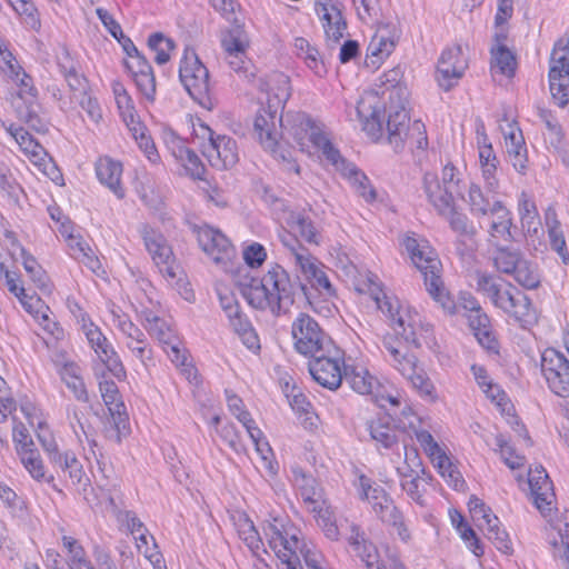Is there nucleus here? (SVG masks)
<instances>
[{
  "instance_id": "obj_11",
  "label": "nucleus",
  "mask_w": 569,
  "mask_h": 569,
  "mask_svg": "<svg viewBox=\"0 0 569 569\" xmlns=\"http://www.w3.org/2000/svg\"><path fill=\"white\" fill-rule=\"evenodd\" d=\"M139 233L143 239L147 251L150 253L156 266L160 269V272L167 274L169 278H176L173 252L164 236L148 223H142L139 227Z\"/></svg>"
},
{
  "instance_id": "obj_23",
  "label": "nucleus",
  "mask_w": 569,
  "mask_h": 569,
  "mask_svg": "<svg viewBox=\"0 0 569 569\" xmlns=\"http://www.w3.org/2000/svg\"><path fill=\"white\" fill-rule=\"evenodd\" d=\"M96 173L99 181L107 186L119 199L124 197L123 188L120 183L122 166L111 158H100L96 163Z\"/></svg>"
},
{
  "instance_id": "obj_22",
  "label": "nucleus",
  "mask_w": 569,
  "mask_h": 569,
  "mask_svg": "<svg viewBox=\"0 0 569 569\" xmlns=\"http://www.w3.org/2000/svg\"><path fill=\"white\" fill-rule=\"evenodd\" d=\"M306 542L299 539L296 529L289 530L280 542L279 550H274L277 557L287 565L288 569H302L300 556L307 549Z\"/></svg>"
},
{
  "instance_id": "obj_5",
  "label": "nucleus",
  "mask_w": 569,
  "mask_h": 569,
  "mask_svg": "<svg viewBox=\"0 0 569 569\" xmlns=\"http://www.w3.org/2000/svg\"><path fill=\"white\" fill-rule=\"evenodd\" d=\"M292 338L296 350L305 356H315L320 352L337 355V346L332 339L320 328L319 323L309 315L300 313L292 322Z\"/></svg>"
},
{
  "instance_id": "obj_40",
  "label": "nucleus",
  "mask_w": 569,
  "mask_h": 569,
  "mask_svg": "<svg viewBox=\"0 0 569 569\" xmlns=\"http://www.w3.org/2000/svg\"><path fill=\"white\" fill-rule=\"evenodd\" d=\"M393 330L395 333L408 346L421 348V341L417 331V320L411 316H408L407 318L405 316H399Z\"/></svg>"
},
{
  "instance_id": "obj_55",
  "label": "nucleus",
  "mask_w": 569,
  "mask_h": 569,
  "mask_svg": "<svg viewBox=\"0 0 569 569\" xmlns=\"http://www.w3.org/2000/svg\"><path fill=\"white\" fill-rule=\"evenodd\" d=\"M453 247L459 259L462 262L470 263L475 259L478 248L477 237H457Z\"/></svg>"
},
{
  "instance_id": "obj_47",
  "label": "nucleus",
  "mask_w": 569,
  "mask_h": 569,
  "mask_svg": "<svg viewBox=\"0 0 569 569\" xmlns=\"http://www.w3.org/2000/svg\"><path fill=\"white\" fill-rule=\"evenodd\" d=\"M468 204L471 214L483 217L489 213V199L485 197L480 186L471 183L468 191Z\"/></svg>"
},
{
  "instance_id": "obj_25",
  "label": "nucleus",
  "mask_w": 569,
  "mask_h": 569,
  "mask_svg": "<svg viewBox=\"0 0 569 569\" xmlns=\"http://www.w3.org/2000/svg\"><path fill=\"white\" fill-rule=\"evenodd\" d=\"M342 381L360 395H372L375 389L380 387L377 378L362 367L348 368L345 366Z\"/></svg>"
},
{
  "instance_id": "obj_53",
  "label": "nucleus",
  "mask_w": 569,
  "mask_h": 569,
  "mask_svg": "<svg viewBox=\"0 0 569 569\" xmlns=\"http://www.w3.org/2000/svg\"><path fill=\"white\" fill-rule=\"evenodd\" d=\"M63 546L68 549L70 553V565L73 566H82L87 569H93L91 562L86 558V551L83 547L72 537L63 536L62 537Z\"/></svg>"
},
{
  "instance_id": "obj_64",
  "label": "nucleus",
  "mask_w": 569,
  "mask_h": 569,
  "mask_svg": "<svg viewBox=\"0 0 569 569\" xmlns=\"http://www.w3.org/2000/svg\"><path fill=\"white\" fill-rule=\"evenodd\" d=\"M519 212L521 216L522 227L527 228L528 231H530L531 228L533 227V231H536V224L539 223V214L536 204L525 199L519 204Z\"/></svg>"
},
{
  "instance_id": "obj_20",
  "label": "nucleus",
  "mask_w": 569,
  "mask_h": 569,
  "mask_svg": "<svg viewBox=\"0 0 569 569\" xmlns=\"http://www.w3.org/2000/svg\"><path fill=\"white\" fill-rule=\"evenodd\" d=\"M410 117L403 104L390 108L386 122L388 132V142L393 147L396 152L403 149L405 141L412 134L409 127Z\"/></svg>"
},
{
  "instance_id": "obj_18",
  "label": "nucleus",
  "mask_w": 569,
  "mask_h": 569,
  "mask_svg": "<svg viewBox=\"0 0 569 569\" xmlns=\"http://www.w3.org/2000/svg\"><path fill=\"white\" fill-rule=\"evenodd\" d=\"M279 118L277 109L271 110V106L268 103L267 107L259 109L253 122V131L260 143L271 153L277 152L278 141L281 138Z\"/></svg>"
},
{
  "instance_id": "obj_8",
  "label": "nucleus",
  "mask_w": 569,
  "mask_h": 569,
  "mask_svg": "<svg viewBox=\"0 0 569 569\" xmlns=\"http://www.w3.org/2000/svg\"><path fill=\"white\" fill-rule=\"evenodd\" d=\"M455 171L456 168L452 164H446L442 169V183L436 173L426 172L423 174L422 189L437 213L447 211L455 201L453 189L459 182V180H455Z\"/></svg>"
},
{
  "instance_id": "obj_10",
  "label": "nucleus",
  "mask_w": 569,
  "mask_h": 569,
  "mask_svg": "<svg viewBox=\"0 0 569 569\" xmlns=\"http://www.w3.org/2000/svg\"><path fill=\"white\" fill-rule=\"evenodd\" d=\"M541 371L553 393L569 397V360L555 348H547L541 356Z\"/></svg>"
},
{
  "instance_id": "obj_2",
  "label": "nucleus",
  "mask_w": 569,
  "mask_h": 569,
  "mask_svg": "<svg viewBox=\"0 0 569 569\" xmlns=\"http://www.w3.org/2000/svg\"><path fill=\"white\" fill-rule=\"evenodd\" d=\"M402 244L410 256L412 263L423 276L428 293L446 312L455 315L457 306L441 280V262L436 252L429 246L420 244L413 237H406Z\"/></svg>"
},
{
  "instance_id": "obj_59",
  "label": "nucleus",
  "mask_w": 569,
  "mask_h": 569,
  "mask_svg": "<svg viewBox=\"0 0 569 569\" xmlns=\"http://www.w3.org/2000/svg\"><path fill=\"white\" fill-rule=\"evenodd\" d=\"M468 508L473 520L482 521V523H479L481 528L486 527L488 525V520H491V518H497V516L492 513L491 509L476 496L470 497Z\"/></svg>"
},
{
  "instance_id": "obj_37",
  "label": "nucleus",
  "mask_w": 569,
  "mask_h": 569,
  "mask_svg": "<svg viewBox=\"0 0 569 569\" xmlns=\"http://www.w3.org/2000/svg\"><path fill=\"white\" fill-rule=\"evenodd\" d=\"M486 529L487 538L496 546V548L505 555L512 553V543L508 532L500 528L499 518H491L488 520V525L483 527Z\"/></svg>"
},
{
  "instance_id": "obj_57",
  "label": "nucleus",
  "mask_w": 569,
  "mask_h": 569,
  "mask_svg": "<svg viewBox=\"0 0 569 569\" xmlns=\"http://www.w3.org/2000/svg\"><path fill=\"white\" fill-rule=\"evenodd\" d=\"M315 512L318 513L317 522L319 527L322 529L325 536L330 540H338L339 528L336 523V520L332 517V512L328 508L323 509L320 506H318Z\"/></svg>"
},
{
  "instance_id": "obj_58",
  "label": "nucleus",
  "mask_w": 569,
  "mask_h": 569,
  "mask_svg": "<svg viewBox=\"0 0 569 569\" xmlns=\"http://www.w3.org/2000/svg\"><path fill=\"white\" fill-rule=\"evenodd\" d=\"M14 140L26 153H30L33 157L46 153L43 147L22 127H19V130H14Z\"/></svg>"
},
{
  "instance_id": "obj_34",
  "label": "nucleus",
  "mask_w": 569,
  "mask_h": 569,
  "mask_svg": "<svg viewBox=\"0 0 569 569\" xmlns=\"http://www.w3.org/2000/svg\"><path fill=\"white\" fill-rule=\"evenodd\" d=\"M521 260L522 256L519 250L496 243L493 262L500 272L511 274Z\"/></svg>"
},
{
  "instance_id": "obj_42",
  "label": "nucleus",
  "mask_w": 569,
  "mask_h": 569,
  "mask_svg": "<svg viewBox=\"0 0 569 569\" xmlns=\"http://www.w3.org/2000/svg\"><path fill=\"white\" fill-rule=\"evenodd\" d=\"M227 403L231 413L243 425L249 436H259V428L254 426L250 412L243 409L242 399L237 395H227Z\"/></svg>"
},
{
  "instance_id": "obj_41",
  "label": "nucleus",
  "mask_w": 569,
  "mask_h": 569,
  "mask_svg": "<svg viewBox=\"0 0 569 569\" xmlns=\"http://www.w3.org/2000/svg\"><path fill=\"white\" fill-rule=\"evenodd\" d=\"M496 446L497 449H495V451L500 453L501 459L508 468L517 470L525 466V456L518 455L515 447L509 443L502 433L496 436Z\"/></svg>"
},
{
  "instance_id": "obj_1",
  "label": "nucleus",
  "mask_w": 569,
  "mask_h": 569,
  "mask_svg": "<svg viewBox=\"0 0 569 569\" xmlns=\"http://www.w3.org/2000/svg\"><path fill=\"white\" fill-rule=\"evenodd\" d=\"M237 286L252 308L270 310L276 317L289 311L298 292L308 299L307 286L299 280L292 281L287 270L278 263L262 278L239 276Z\"/></svg>"
},
{
  "instance_id": "obj_39",
  "label": "nucleus",
  "mask_w": 569,
  "mask_h": 569,
  "mask_svg": "<svg viewBox=\"0 0 569 569\" xmlns=\"http://www.w3.org/2000/svg\"><path fill=\"white\" fill-rule=\"evenodd\" d=\"M511 274L515 280L526 289H536L540 284V276L537 266L523 258Z\"/></svg>"
},
{
  "instance_id": "obj_43",
  "label": "nucleus",
  "mask_w": 569,
  "mask_h": 569,
  "mask_svg": "<svg viewBox=\"0 0 569 569\" xmlns=\"http://www.w3.org/2000/svg\"><path fill=\"white\" fill-rule=\"evenodd\" d=\"M345 176H348L356 188V191L359 196H361L366 201L372 202L377 198V192L375 188L372 187L369 178L358 170L353 164L347 170V173H343Z\"/></svg>"
},
{
  "instance_id": "obj_4",
  "label": "nucleus",
  "mask_w": 569,
  "mask_h": 569,
  "mask_svg": "<svg viewBox=\"0 0 569 569\" xmlns=\"http://www.w3.org/2000/svg\"><path fill=\"white\" fill-rule=\"evenodd\" d=\"M361 498L371 503L375 513L385 523L391 525L401 540L408 541L410 532L403 522V516L395 506L389 493L378 485H373L370 478L365 475L359 477Z\"/></svg>"
},
{
  "instance_id": "obj_3",
  "label": "nucleus",
  "mask_w": 569,
  "mask_h": 569,
  "mask_svg": "<svg viewBox=\"0 0 569 569\" xmlns=\"http://www.w3.org/2000/svg\"><path fill=\"white\" fill-rule=\"evenodd\" d=\"M179 79L194 102L209 110L212 108L209 70L191 48L187 47L183 51Z\"/></svg>"
},
{
  "instance_id": "obj_45",
  "label": "nucleus",
  "mask_w": 569,
  "mask_h": 569,
  "mask_svg": "<svg viewBox=\"0 0 569 569\" xmlns=\"http://www.w3.org/2000/svg\"><path fill=\"white\" fill-rule=\"evenodd\" d=\"M22 264L26 272L38 288L42 289L47 286L48 277L42 267L38 263L37 259L30 254L23 247H20Z\"/></svg>"
},
{
  "instance_id": "obj_30",
  "label": "nucleus",
  "mask_w": 569,
  "mask_h": 569,
  "mask_svg": "<svg viewBox=\"0 0 569 569\" xmlns=\"http://www.w3.org/2000/svg\"><path fill=\"white\" fill-rule=\"evenodd\" d=\"M312 144L321 151L322 156L328 160L337 170L347 173V170L352 166L340 153V151L332 144V142L322 133H312Z\"/></svg>"
},
{
  "instance_id": "obj_14",
  "label": "nucleus",
  "mask_w": 569,
  "mask_h": 569,
  "mask_svg": "<svg viewBox=\"0 0 569 569\" xmlns=\"http://www.w3.org/2000/svg\"><path fill=\"white\" fill-rule=\"evenodd\" d=\"M191 230L197 236L199 247L203 252L210 256L214 262L219 263L229 260L233 256V246L219 230L212 229L207 224H192Z\"/></svg>"
},
{
  "instance_id": "obj_44",
  "label": "nucleus",
  "mask_w": 569,
  "mask_h": 569,
  "mask_svg": "<svg viewBox=\"0 0 569 569\" xmlns=\"http://www.w3.org/2000/svg\"><path fill=\"white\" fill-rule=\"evenodd\" d=\"M512 219L510 212L499 214L496 221H492L489 230L490 241L496 246L499 240L511 242L515 240V236L511 231Z\"/></svg>"
},
{
  "instance_id": "obj_62",
  "label": "nucleus",
  "mask_w": 569,
  "mask_h": 569,
  "mask_svg": "<svg viewBox=\"0 0 569 569\" xmlns=\"http://www.w3.org/2000/svg\"><path fill=\"white\" fill-rule=\"evenodd\" d=\"M138 90L146 97L147 100L153 101L156 96V77L153 69L132 77Z\"/></svg>"
},
{
  "instance_id": "obj_31",
  "label": "nucleus",
  "mask_w": 569,
  "mask_h": 569,
  "mask_svg": "<svg viewBox=\"0 0 569 569\" xmlns=\"http://www.w3.org/2000/svg\"><path fill=\"white\" fill-rule=\"evenodd\" d=\"M68 247L71 250V256L78 261L82 262L91 271L97 272L101 264L97 257L92 254L90 247L82 240L80 236L68 233Z\"/></svg>"
},
{
  "instance_id": "obj_15",
  "label": "nucleus",
  "mask_w": 569,
  "mask_h": 569,
  "mask_svg": "<svg viewBox=\"0 0 569 569\" xmlns=\"http://www.w3.org/2000/svg\"><path fill=\"white\" fill-rule=\"evenodd\" d=\"M490 301L518 321H528L530 318L531 300L510 282H506L505 288L501 286Z\"/></svg>"
},
{
  "instance_id": "obj_46",
  "label": "nucleus",
  "mask_w": 569,
  "mask_h": 569,
  "mask_svg": "<svg viewBox=\"0 0 569 569\" xmlns=\"http://www.w3.org/2000/svg\"><path fill=\"white\" fill-rule=\"evenodd\" d=\"M221 418L219 416H214L211 419V425L214 427L216 432L220 436V438L236 452H240L243 449V446L240 441L238 431L233 423H226L220 426Z\"/></svg>"
},
{
  "instance_id": "obj_9",
  "label": "nucleus",
  "mask_w": 569,
  "mask_h": 569,
  "mask_svg": "<svg viewBox=\"0 0 569 569\" xmlns=\"http://www.w3.org/2000/svg\"><path fill=\"white\" fill-rule=\"evenodd\" d=\"M309 361V372L320 386L336 390L342 383L343 371L340 362L343 358V352L337 347V355L329 352H320L311 356Z\"/></svg>"
},
{
  "instance_id": "obj_49",
  "label": "nucleus",
  "mask_w": 569,
  "mask_h": 569,
  "mask_svg": "<svg viewBox=\"0 0 569 569\" xmlns=\"http://www.w3.org/2000/svg\"><path fill=\"white\" fill-rule=\"evenodd\" d=\"M410 381L413 389H416L421 397L429 398L430 400L436 399V391L432 381L422 368H419L417 372L407 378Z\"/></svg>"
},
{
  "instance_id": "obj_7",
  "label": "nucleus",
  "mask_w": 569,
  "mask_h": 569,
  "mask_svg": "<svg viewBox=\"0 0 569 569\" xmlns=\"http://www.w3.org/2000/svg\"><path fill=\"white\" fill-rule=\"evenodd\" d=\"M200 128L203 130L202 138L208 139V144L203 146L202 153L209 163L221 170L232 168L239 160L236 140L226 134H216L204 123H201Z\"/></svg>"
},
{
  "instance_id": "obj_13",
  "label": "nucleus",
  "mask_w": 569,
  "mask_h": 569,
  "mask_svg": "<svg viewBox=\"0 0 569 569\" xmlns=\"http://www.w3.org/2000/svg\"><path fill=\"white\" fill-rule=\"evenodd\" d=\"M279 126L282 139H292L301 151L312 143V133H322L321 128L306 112H288L283 118L280 116Z\"/></svg>"
},
{
  "instance_id": "obj_24",
  "label": "nucleus",
  "mask_w": 569,
  "mask_h": 569,
  "mask_svg": "<svg viewBox=\"0 0 569 569\" xmlns=\"http://www.w3.org/2000/svg\"><path fill=\"white\" fill-rule=\"evenodd\" d=\"M367 429L377 447L391 449L398 445V431L389 416L378 417L367 423Z\"/></svg>"
},
{
  "instance_id": "obj_63",
  "label": "nucleus",
  "mask_w": 569,
  "mask_h": 569,
  "mask_svg": "<svg viewBox=\"0 0 569 569\" xmlns=\"http://www.w3.org/2000/svg\"><path fill=\"white\" fill-rule=\"evenodd\" d=\"M476 279H477V291L487 296L490 300L495 296H497V292L499 291L501 283L498 282L492 274L477 271Z\"/></svg>"
},
{
  "instance_id": "obj_19",
  "label": "nucleus",
  "mask_w": 569,
  "mask_h": 569,
  "mask_svg": "<svg viewBox=\"0 0 569 569\" xmlns=\"http://www.w3.org/2000/svg\"><path fill=\"white\" fill-rule=\"evenodd\" d=\"M297 267L311 287L328 297L336 295L333 286L322 269L323 266L310 253L297 254Z\"/></svg>"
},
{
  "instance_id": "obj_38",
  "label": "nucleus",
  "mask_w": 569,
  "mask_h": 569,
  "mask_svg": "<svg viewBox=\"0 0 569 569\" xmlns=\"http://www.w3.org/2000/svg\"><path fill=\"white\" fill-rule=\"evenodd\" d=\"M148 47L156 52L154 62L164 64L170 60V51L176 48V43L162 32H154L148 38Z\"/></svg>"
},
{
  "instance_id": "obj_33",
  "label": "nucleus",
  "mask_w": 569,
  "mask_h": 569,
  "mask_svg": "<svg viewBox=\"0 0 569 569\" xmlns=\"http://www.w3.org/2000/svg\"><path fill=\"white\" fill-rule=\"evenodd\" d=\"M94 352L114 378L118 380L126 378L127 373L122 361L108 339Z\"/></svg>"
},
{
  "instance_id": "obj_61",
  "label": "nucleus",
  "mask_w": 569,
  "mask_h": 569,
  "mask_svg": "<svg viewBox=\"0 0 569 569\" xmlns=\"http://www.w3.org/2000/svg\"><path fill=\"white\" fill-rule=\"evenodd\" d=\"M21 461L32 478L40 480L44 477V467L42 461L34 449L27 450L22 453Z\"/></svg>"
},
{
  "instance_id": "obj_21",
  "label": "nucleus",
  "mask_w": 569,
  "mask_h": 569,
  "mask_svg": "<svg viewBox=\"0 0 569 569\" xmlns=\"http://www.w3.org/2000/svg\"><path fill=\"white\" fill-rule=\"evenodd\" d=\"M172 157L184 169L186 174L192 179L202 180L206 173V167L198 154L188 148L181 139H173L169 146Z\"/></svg>"
},
{
  "instance_id": "obj_51",
  "label": "nucleus",
  "mask_w": 569,
  "mask_h": 569,
  "mask_svg": "<svg viewBox=\"0 0 569 569\" xmlns=\"http://www.w3.org/2000/svg\"><path fill=\"white\" fill-rule=\"evenodd\" d=\"M13 10L20 14L26 16V22L34 30L40 28V19L38 10L31 0H8Z\"/></svg>"
},
{
  "instance_id": "obj_29",
  "label": "nucleus",
  "mask_w": 569,
  "mask_h": 569,
  "mask_svg": "<svg viewBox=\"0 0 569 569\" xmlns=\"http://www.w3.org/2000/svg\"><path fill=\"white\" fill-rule=\"evenodd\" d=\"M538 478L542 479L541 485L537 486V482L530 481V491L535 498V505L541 511L550 510L552 498L555 497L552 482L542 466L536 467Z\"/></svg>"
},
{
  "instance_id": "obj_26",
  "label": "nucleus",
  "mask_w": 569,
  "mask_h": 569,
  "mask_svg": "<svg viewBox=\"0 0 569 569\" xmlns=\"http://www.w3.org/2000/svg\"><path fill=\"white\" fill-rule=\"evenodd\" d=\"M12 106L16 110L17 117L27 123L32 130L39 133H47L49 131L48 122L40 116L41 106L38 101L24 103L21 98L13 99Z\"/></svg>"
},
{
  "instance_id": "obj_48",
  "label": "nucleus",
  "mask_w": 569,
  "mask_h": 569,
  "mask_svg": "<svg viewBox=\"0 0 569 569\" xmlns=\"http://www.w3.org/2000/svg\"><path fill=\"white\" fill-rule=\"evenodd\" d=\"M289 530H292V526H286L282 519L274 518L272 522H268L263 527L264 536L268 538L270 548L279 550L280 542L286 535H289Z\"/></svg>"
},
{
  "instance_id": "obj_16",
  "label": "nucleus",
  "mask_w": 569,
  "mask_h": 569,
  "mask_svg": "<svg viewBox=\"0 0 569 569\" xmlns=\"http://www.w3.org/2000/svg\"><path fill=\"white\" fill-rule=\"evenodd\" d=\"M467 62L462 57L460 46L447 48L442 51L437 64V81L445 90H451L463 76Z\"/></svg>"
},
{
  "instance_id": "obj_54",
  "label": "nucleus",
  "mask_w": 569,
  "mask_h": 569,
  "mask_svg": "<svg viewBox=\"0 0 569 569\" xmlns=\"http://www.w3.org/2000/svg\"><path fill=\"white\" fill-rule=\"evenodd\" d=\"M403 71L400 66L392 68L381 76V83L386 90H391L390 98L396 92L398 96L407 93L406 87L402 86Z\"/></svg>"
},
{
  "instance_id": "obj_50",
  "label": "nucleus",
  "mask_w": 569,
  "mask_h": 569,
  "mask_svg": "<svg viewBox=\"0 0 569 569\" xmlns=\"http://www.w3.org/2000/svg\"><path fill=\"white\" fill-rule=\"evenodd\" d=\"M456 515L459 517V522L457 523V530L460 533V537L469 542V548L472 550V552L480 557L483 555V546L479 538L477 537L476 531L466 522L463 516L460 512H456Z\"/></svg>"
},
{
  "instance_id": "obj_52",
  "label": "nucleus",
  "mask_w": 569,
  "mask_h": 569,
  "mask_svg": "<svg viewBox=\"0 0 569 569\" xmlns=\"http://www.w3.org/2000/svg\"><path fill=\"white\" fill-rule=\"evenodd\" d=\"M148 322V331L150 335L157 337V339L163 343L164 346L170 345L172 341H176V337L172 330L167 326L164 320L160 319L157 316L152 318H147Z\"/></svg>"
},
{
  "instance_id": "obj_56",
  "label": "nucleus",
  "mask_w": 569,
  "mask_h": 569,
  "mask_svg": "<svg viewBox=\"0 0 569 569\" xmlns=\"http://www.w3.org/2000/svg\"><path fill=\"white\" fill-rule=\"evenodd\" d=\"M426 475V469H413L410 473H405L407 480H401V487L407 495L417 503L423 505L422 495L419 489V480Z\"/></svg>"
},
{
  "instance_id": "obj_28",
  "label": "nucleus",
  "mask_w": 569,
  "mask_h": 569,
  "mask_svg": "<svg viewBox=\"0 0 569 569\" xmlns=\"http://www.w3.org/2000/svg\"><path fill=\"white\" fill-rule=\"evenodd\" d=\"M439 216L446 218L449 223L450 229L457 233V237H477L478 229L470 221L468 216L461 211L457 210L456 201H452V204L448 208L447 211L442 213H438Z\"/></svg>"
},
{
  "instance_id": "obj_17",
  "label": "nucleus",
  "mask_w": 569,
  "mask_h": 569,
  "mask_svg": "<svg viewBox=\"0 0 569 569\" xmlns=\"http://www.w3.org/2000/svg\"><path fill=\"white\" fill-rule=\"evenodd\" d=\"M386 110L382 108L378 94L369 92L363 96L357 104V116L362 122L363 130L373 140L382 137L383 132V117Z\"/></svg>"
},
{
  "instance_id": "obj_36",
  "label": "nucleus",
  "mask_w": 569,
  "mask_h": 569,
  "mask_svg": "<svg viewBox=\"0 0 569 569\" xmlns=\"http://www.w3.org/2000/svg\"><path fill=\"white\" fill-rule=\"evenodd\" d=\"M492 64L498 68L499 72L511 78L516 73L517 59L515 53L505 44H498L491 49Z\"/></svg>"
},
{
  "instance_id": "obj_12",
  "label": "nucleus",
  "mask_w": 569,
  "mask_h": 569,
  "mask_svg": "<svg viewBox=\"0 0 569 569\" xmlns=\"http://www.w3.org/2000/svg\"><path fill=\"white\" fill-rule=\"evenodd\" d=\"M347 0H315V12L329 40L339 42L348 28L345 17Z\"/></svg>"
},
{
  "instance_id": "obj_6",
  "label": "nucleus",
  "mask_w": 569,
  "mask_h": 569,
  "mask_svg": "<svg viewBox=\"0 0 569 569\" xmlns=\"http://www.w3.org/2000/svg\"><path fill=\"white\" fill-rule=\"evenodd\" d=\"M549 90L559 108L569 103V38L559 39L550 56Z\"/></svg>"
},
{
  "instance_id": "obj_35",
  "label": "nucleus",
  "mask_w": 569,
  "mask_h": 569,
  "mask_svg": "<svg viewBox=\"0 0 569 569\" xmlns=\"http://www.w3.org/2000/svg\"><path fill=\"white\" fill-rule=\"evenodd\" d=\"M54 457L57 461L53 465L60 468L64 475L67 473L73 485H80L83 480H88L83 467L74 453L64 452L62 456Z\"/></svg>"
},
{
  "instance_id": "obj_60",
  "label": "nucleus",
  "mask_w": 569,
  "mask_h": 569,
  "mask_svg": "<svg viewBox=\"0 0 569 569\" xmlns=\"http://www.w3.org/2000/svg\"><path fill=\"white\" fill-rule=\"evenodd\" d=\"M221 46L226 54H241V52L246 51L248 44L241 39V32L239 30H228L221 38Z\"/></svg>"
},
{
  "instance_id": "obj_32",
  "label": "nucleus",
  "mask_w": 569,
  "mask_h": 569,
  "mask_svg": "<svg viewBox=\"0 0 569 569\" xmlns=\"http://www.w3.org/2000/svg\"><path fill=\"white\" fill-rule=\"evenodd\" d=\"M300 495L305 502L312 505V511H316L322 499V489L318 481L305 472H295Z\"/></svg>"
},
{
  "instance_id": "obj_27",
  "label": "nucleus",
  "mask_w": 569,
  "mask_h": 569,
  "mask_svg": "<svg viewBox=\"0 0 569 569\" xmlns=\"http://www.w3.org/2000/svg\"><path fill=\"white\" fill-rule=\"evenodd\" d=\"M108 411L110 415V428L106 427V436L117 443H120L122 437H126L130 432L129 416L126 406L124 403H117L108 408Z\"/></svg>"
}]
</instances>
